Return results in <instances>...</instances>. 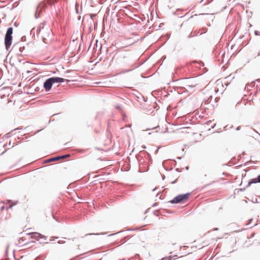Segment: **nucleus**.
<instances>
[{
    "label": "nucleus",
    "mask_w": 260,
    "mask_h": 260,
    "mask_svg": "<svg viewBox=\"0 0 260 260\" xmlns=\"http://www.w3.org/2000/svg\"><path fill=\"white\" fill-rule=\"evenodd\" d=\"M59 0H46L40 2L36 9L35 13V18L37 19L39 17V14L41 13L42 11L45 9L47 7V4L50 6L53 5L55 3H57Z\"/></svg>",
    "instance_id": "1"
},
{
    "label": "nucleus",
    "mask_w": 260,
    "mask_h": 260,
    "mask_svg": "<svg viewBox=\"0 0 260 260\" xmlns=\"http://www.w3.org/2000/svg\"><path fill=\"white\" fill-rule=\"evenodd\" d=\"M13 31V29L12 27H9L6 31L5 37V45L7 50L9 49L12 44Z\"/></svg>",
    "instance_id": "2"
},
{
    "label": "nucleus",
    "mask_w": 260,
    "mask_h": 260,
    "mask_svg": "<svg viewBox=\"0 0 260 260\" xmlns=\"http://www.w3.org/2000/svg\"><path fill=\"white\" fill-rule=\"evenodd\" d=\"M189 195H190V193L179 194L177 196H176V197H175L173 200H172L170 201V203L172 204L179 203L187 199L188 198Z\"/></svg>",
    "instance_id": "3"
},
{
    "label": "nucleus",
    "mask_w": 260,
    "mask_h": 260,
    "mask_svg": "<svg viewBox=\"0 0 260 260\" xmlns=\"http://www.w3.org/2000/svg\"><path fill=\"white\" fill-rule=\"evenodd\" d=\"M182 80H183V84L188 87L192 88L196 85L195 83H192V82L193 80V78H183Z\"/></svg>",
    "instance_id": "4"
},
{
    "label": "nucleus",
    "mask_w": 260,
    "mask_h": 260,
    "mask_svg": "<svg viewBox=\"0 0 260 260\" xmlns=\"http://www.w3.org/2000/svg\"><path fill=\"white\" fill-rule=\"evenodd\" d=\"M53 85V82L50 78L47 79L44 82L43 86L46 91H49Z\"/></svg>",
    "instance_id": "5"
},
{
    "label": "nucleus",
    "mask_w": 260,
    "mask_h": 260,
    "mask_svg": "<svg viewBox=\"0 0 260 260\" xmlns=\"http://www.w3.org/2000/svg\"><path fill=\"white\" fill-rule=\"evenodd\" d=\"M70 156V154H66V155H63L53 157H51V158L48 159L46 161L49 162L56 161L60 159H63V158H67Z\"/></svg>",
    "instance_id": "6"
},
{
    "label": "nucleus",
    "mask_w": 260,
    "mask_h": 260,
    "mask_svg": "<svg viewBox=\"0 0 260 260\" xmlns=\"http://www.w3.org/2000/svg\"><path fill=\"white\" fill-rule=\"evenodd\" d=\"M31 237L37 240L42 238H44L45 239H46V237L45 236L37 232L32 233Z\"/></svg>",
    "instance_id": "7"
},
{
    "label": "nucleus",
    "mask_w": 260,
    "mask_h": 260,
    "mask_svg": "<svg viewBox=\"0 0 260 260\" xmlns=\"http://www.w3.org/2000/svg\"><path fill=\"white\" fill-rule=\"evenodd\" d=\"M53 82V84L55 83H62L65 80L64 79L58 77H53L50 78Z\"/></svg>",
    "instance_id": "8"
},
{
    "label": "nucleus",
    "mask_w": 260,
    "mask_h": 260,
    "mask_svg": "<svg viewBox=\"0 0 260 260\" xmlns=\"http://www.w3.org/2000/svg\"><path fill=\"white\" fill-rule=\"evenodd\" d=\"M256 183H260V174L258 175L257 178H253L251 179L249 182L247 186H249L251 184Z\"/></svg>",
    "instance_id": "9"
},
{
    "label": "nucleus",
    "mask_w": 260,
    "mask_h": 260,
    "mask_svg": "<svg viewBox=\"0 0 260 260\" xmlns=\"http://www.w3.org/2000/svg\"><path fill=\"white\" fill-rule=\"evenodd\" d=\"M15 48H18L19 52H23L24 50V46L22 45L21 43H18L14 46Z\"/></svg>",
    "instance_id": "10"
},
{
    "label": "nucleus",
    "mask_w": 260,
    "mask_h": 260,
    "mask_svg": "<svg viewBox=\"0 0 260 260\" xmlns=\"http://www.w3.org/2000/svg\"><path fill=\"white\" fill-rule=\"evenodd\" d=\"M46 22L44 21L43 23H41L39 26L37 27V32H40L42 29H43L45 25Z\"/></svg>",
    "instance_id": "11"
},
{
    "label": "nucleus",
    "mask_w": 260,
    "mask_h": 260,
    "mask_svg": "<svg viewBox=\"0 0 260 260\" xmlns=\"http://www.w3.org/2000/svg\"><path fill=\"white\" fill-rule=\"evenodd\" d=\"M172 259V257L171 256H169V257H163L161 260H171Z\"/></svg>",
    "instance_id": "12"
},
{
    "label": "nucleus",
    "mask_w": 260,
    "mask_h": 260,
    "mask_svg": "<svg viewBox=\"0 0 260 260\" xmlns=\"http://www.w3.org/2000/svg\"><path fill=\"white\" fill-rule=\"evenodd\" d=\"M42 40H43V41L45 43H48L47 39H46V38H45L44 36H43V37H42Z\"/></svg>",
    "instance_id": "13"
},
{
    "label": "nucleus",
    "mask_w": 260,
    "mask_h": 260,
    "mask_svg": "<svg viewBox=\"0 0 260 260\" xmlns=\"http://www.w3.org/2000/svg\"><path fill=\"white\" fill-rule=\"evenodd\" d=\"M65 242H65V241H64V240H59V241H58V242H57V243H58V244H63V243H64Z\"/></svg>",
    "instance_id": "14"
},
{
    "label": "nucleus",
    "mask_w": 260,
    "mask_h": 260,
    "mask_svg": "<svg viewBox=\"0 0 260 260\" xmlns=\"http://www.w3.org/2000/svg\"><path fill=\"white\" fill-rule=\"evenodd\" d=\"M78 4L76 3V13L78 14V13H79V12H78Z\"/></svg>",
    "instance_id": "15"
},
{
    "label": "nucleus",
    "mask_w": 260,
    "mask_h": 260,
    "mask_svg": "<svg viewBox=\"0 0 260 260\" xmlns=\"http://www.w3.org/2000/svg\"><path fill=\"white\" fill-rule=\"evenodd\" d=\"M115 108L118 109V110H120L121 109V106H120V105H116L115 106Z\"/></svg>",
    "instance_id": "16"
},
{
    "label": "nucleus",
    "mask_w": 260,
    "mask_h": 260,
    "mask_svg": "<svg viewBox=\"0 0 260 260\" xmlns=\"http://www.w3.org/2000/svg\"><path fill=\"white\" fill-rule=\"evenodd\" d=\"M7 145L10 146L11 145V142L10 141L8 144H5L4 146H7Z\"/></svg>",
    "instance_id": "17"
},
{
    "label": "nucleus",
    "mask_w": 260,
    "mask_h": 260,
    "mask_svg": "<svg viewBox=\"0 0 260 260\" xmlns=\"http://www.w3.org/2000/svg\"><path fill=\"white\" fill-rule=\"evenodd\" d=\"M121 232H117V233H115V234H110V235H109V236H113V235H115V234H119V233H121Z\"/></svg>",
    "instance_id": "18"
},
{
    "label": "nucleus",
    "mask_w": 260,
    "mask_h": 260,
    "mask_svg": "<svg viewBox=\"0 0 260 260\" xmlns=\"http://www.w3.org/2000/svg\"><path fill=\"white\" fill-rule=\"evenodd\" d=\"M254 34H255V35H258V34H259V31H257V30H255Z\"/></svg>",
    "instance_id": "19"
},
{
    "label": "nucleus",
    "mask_w": 260,
    "mask_h": 260,
    "mask_svg": "<svg viewBox=\"0 0 260 260\" xmlns=\"http://www.w3.org/2000/svg\"><path fill=\"white\" fill-rule=\"evenodd\" d=\"M177 178H176L174 181H172L171 183L173 184L176 182Z\"/></svg>",
    "instance_id": "20"
},
{
    "label": "nucleus",
    "mask_w": 260,
    "mask_h": 260,
    "mask_svg": "<svg viewBox=\"0 0 260 260\" xmlns=\"http://www.w3.org/2000/svg\"><path fill=\"white\" fill-rule=\"evenodd\" d=\"M13 206H13L12 204V205H10L9 206V208H10V209H12Z\"/></svg>",
    "instance_id": "21"
},
{
    "label": "nucleus",
    "mask_w": 260,
    "mask_h": 260,
    "mask_svg": "<svg viewBox=\"0 0 260 260\" xmlns=\"http://www.w3.org/2000/svg\"><path fill=\"white\" fill-rule=\"evenodd\" d=\"M17 202H13L12 205L13 206H15V205H16L17 204Z\"/></svg>",
    "instance_id": "22"
},
{
    "label": "nucleus",
    "mask_w": 260,
    "mask_h": 260,
    "mask_svg": "<svg viewBox=\"0 0 260 260\" xmlns=\"http://www.w3.org/2000/svg\"><path fill=\"white\" fill-rule=\"evenodd\" d=\"M100 234H101L100 233H97V234H89L88 235H99Z\"/></svg>",
    "instance_id": "23"
},
{
    "label": "nucleus",
    "mask_w": 260,
    "mask_h": 260,
    "mask_svg": "<svg viewBox=\"0 0 260 260\" xmlns=\"http://www.w3.org/2000/svg\"><path fill=\"white\" fill-rule=\"evenodd\" d=\"M57 238H58L57 237H52V240L54 241L55 239H57Z\"/></svg>",
    "instance_id": "24"
},
{
    "label": "nucleus",
    "mask_w": 260,
    "mask_h": 260,
    "mask_svg": "<svg viewBox=\"0 0 260 260\" xmlns=\"http://www.w3.org/2000/svg\"><path fill=\"white\" fill-rule=\"evenodd\" d=\"M240 129V126L237 127V128H236L237 131H239Z\"/></svg>",
    "instance_id": "25"
},
{
    "label": "nucleus",
    "mask_w": 260,
    "mask_h": 260,
    "mask_svg": "<svg viewBox=\"0 0 260 260\" xmlns=\"http://www.w3.org/2000/svg\"><path fill=\"white\" fill-rule=\"evenodd\" d=\"M132 70H127V71H125V72H127L131 71H132Z\"/></svg>",
    "instance_id": "26"
},
{
    "label": "nucleus",
    "mask_w": 260,
    "mask_h": 260,
    "mask_svg": "<svg viewBox=\"0 0 260 260\" xmlns=\"http://www.w3.org/2000/svg\"><path fill=\"white\" fill-rule=\"evenodd\" d=\"M176 171H177V172H179V169H178V168L176 169Z\"/></svg>",
    "instance_id": "27"
},
{
    "label": "nucleus",
    "mask_w": 260,
    "mask_h": 260,
    "mask_svg": "<svg viewBox=\"0 0 260 260\" xmlns=\"http://www.w3.org/2000/svg\"><path fill=\"white\" fill-rule=\"evenodd\" d=\"M1 209H5V207H4V206L2 207H1Z\"/></svg>",
    "instance_id": "28"
},
{
    "label": "nucleus",
    "mask_w": 260,
    "mask_h": 260,
    "mask_svg": "<svg viewBox=\"0 0 260 260\" xmlns=\"http://www.w3.org/2000/svg\"><path fill=\"white\" fill-rule=\"evenodd\" d=\"M142 162H141V160H139V164H140V166L141 165Z\"/></svg>",
    "instance_id": "29"
},
{
    "label": "nucleus",
    "mask_w": 260,
    "mask_h": 260,
    "mask_svg": "<svg viewBox=\"0 0 260 260\" xmlns=\"http://www.w3.org/2000/svg\"><path fill=\"white\" fill-rule=\"evenodd\" d=\"M21 60L20 59H19V60H18V62H19V63H20V62H21Z\"/></svg>",
    "instance_id": "30"
},
{
    "label": "nucleus",
    "mask_w": 260,
    "mask_h": 260,
    "mask_svg": "<svg viewBox=\"0 0 260 260\" xmlns=\"http://www.w3.org/2000/svg\"><path fill=\"white\" fill-rule=\"evenodd\" d=\"M226 127H227V126H225L224 127V129L225 130H226Z\"/></svg>",
    "instance_id": "31"
},
{
    "label": "nucleus",
    "mask_w": 260,
    "mask_h": 260,
    "mask_svg": "<svg viewBox=\"0 0 260 260\" xmlns=\"http://www.w3.org/2000/svg\"><path fill=\"white\" fill-rule=\"evenodd\" d=\"M7 202H8L9 203H10V202H11V200H8Z\"/></svg>",
    "instance_id": "32"
},
{
    "label": "nucleus",
    "mask_w": 260,
    "mask_h": 260,
    "mask_svg": "<svg viewBox=\"0 0 260 260\" xmlns=\"http://www.w3.org/2000/svg\"><path fill=\"white\" fill-rule=\"evenodd\" d=\"M50 30H48V35H49V34H50Z\"/></svg>",
    "instance_id": "33"
},
{
    "label": "nucleus",
    "mask_w": 260,
    "mask_h": 260,
    "mask_svg": "<svg viewBox=\"0 0 260 260\" xmlns=\"http://www.w3.org/2000/svg\"><path fill=\"white\" fill-rule=\"evenodd\" d=\"M28 62L27 61L24 62V63H28Z\"/></svg>",
    "instance_id": "34"
},
{
    "label": "nucleus",
    "mask_w": 260,
    "mask_h": 260,
    "mask_svg": "<svg viewBox=\"0 0 260 260\" xmlns=\"http://www.w3.org/2000/svg\"><path fill=\"white\" fill-rule=\"evenodd\" d=\"M260 55V51H259V52L258 53V55L257 56L259 55Z\"/></svg>",
    "instance_id": "35"
},
{
    "label": "nucleus",
    "mask_w": 260,
    "mask_h": 260,
    "mask_svg": "<svg viewBox=\"0 0 260 260\" xmlns=\"http://www.w3.org/2000/svg\"><path fill=\"white\" fill-rule=\"evenodd\" d=\"M186 168L187 170H188L189 168H188V167H186Z\"/></svg>",
    "instance_id": "36"
},
{
    "label": "nucleus",
    "mask_w": 260,
    "mask_h": 260,
    "mask_svg": "<svg viewBox=\"0 0 260 260\" xmlns=\"http://www.w3.org/2000/svg\"><path fill=\"white\" fill-rule=\"evenodd\" d=\"M165 177V176H164L162 177V179H164Z\"/></svg>",
    "instance_id": "37"
},
{
    "label": "nucleus",
    "mask_w": 260,
    "mask_h": 260,
    "mask_svg": "<svg viewBox=\"0 0 260 260\" xmlns=\"http://www.w3.org/2000/svg\"><path fill=\"white\" fill-rule=\"evenodd\" d=\"M91 18L93 17V16H92V15H91Z\"/></svg>",
    "instance_id": "38"
},
{
    "label": "nucleus",
    "mask_w": 260,
    "mask_h": 260,
    "mask_svg": "<svg viewBox=\"0 0 260 260\" xmlns=\"http://www.w3.org/2000/svg\"><path fill=\"white\" fill-rule=\"evenodd\" d=\"M91 18L93 17V16H92V15H91Z\"/></svg>",
    "instance_id": "39"
},
{
    "label": "nucleus",
    "mask_w": 260,
    "mask_h": 260,
    "mask_svg": "<svg viewBox=\"0 0 260 260\" xmlns=\"http://www.w3.org/2000/svg\"><path fill=\"white\" fill-rule=\"evenodd\" d=\"M30 71H27V73H30Z\"/></svg>",
    "instance_id": "40"
},
{
    "label": "nucleus",
    "mask_w": 260,
    "mask_h": 260,
    "mask_svg": "<svg viewBox=\"0 0 260 260\" xmlns=\"http://www.w3.org/2000/svg\"><path fill=\"white\" fill-rule=\"evenodd\" d=\"M233 127V125H232L230 128H232Z\"/></svg>",
    "instance_id": "41"
}]
</instances>
